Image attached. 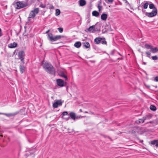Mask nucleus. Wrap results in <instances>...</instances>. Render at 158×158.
<instances>
[{"instance_id": "nucleus-1", "label": "nucleus", "mask_w": 158, "mask_h": 158, "mask_svg": "<svg viewBox=\"0 0 158 158\" xmlns=\"http://www.w3.org/2000/svg\"><path fill=\"white\" fill-rule=\"evenodd\" d=\"M44 69L48 73L51 74L55 75V69L50 64L45 62L43 65Z\"/></svg>"}, {"instance_id": "nucleus-2", "label": "nucleus", "mask_w": 158, "mask_h": 158, "mask_svg": "<svg viewBox=\"0 0 158 158\" xmlns=\"http://www.w3.org/2000/svg\"><path fill=\"white\" fill-rule=\"evenodd\" d=\"M149 7L150 9H153L151 12H146L145 15L149 17H152L156 16L157 15V11L156 8L155 7L154 4H149Z\"/></svg>"}, {"instance_id": "nucleus-3", "label": "nucleus", "mask_w": 158, "mask_h": 158, "mask_svg": "<svg viewBox=\"0 0 158 158\" xmlns=\"http://www.w3.org/2000/svg\"><path fill=\"white\" fill-rule=\"evenodd\" d=\"M50 31V30H48L45 33L48 34L47 38L50 41H55L60 39L62 37L61 35H56L54 36H53V35L52 33H48Z\"/></svg>"}, {"instance_id": "nucleus-4", "label": "nucleus", "mask_w": 158, "mask_h": 158, "mask_svg": "<svg viewBox=\"0 0 158 158\" xmlns=\"http://www.w3.org/2000/svg\"><path fill=\"white\" fill-rule=\"evenodd\" d=\"M39 10L38 8H35L33 10L31 11L30 13L29 17H28V20L29 21L31 20V18H34L36 15L38 13Z\"/></svg>"}, {"instance_id": "nucleus-5", "label": "nucleus", "mask_w": 158, "mask_h": 158, "mask_svg": "<svg viewBox=\"0 0 158 158\" xmlns=\"http://www.w3.org/2000/svg\"><path fill=\"white\" fill-rule=\"evenodd\" d=\"M145 47L148 49H150V51L152 53H155L158 52V48H153V47L147 44L145 45Z\"/></svg>"}, {"instance_id": "nucleus-6", "label": "nucleus", "mask_w": 158, "mask_h": 158, "mask_svg": "<svg viewBox=\"0 0 158 158\" xmlns=\"http://www.w3.org/2000/svg\"><path fill=\"white\" fill-rule=\"evenodd\" d=\"M152 116L150 115H147L143 117L142 118L139 119L138 120L135 121V123L137 124H139L141 123H143L144 122L145 120L149 119L151 118Z\"/></svg>"}, {"instance_id": "nucleus-7", "label": "nucleus", "mask_w": 158, "mask_h": 158, "mask_svg": "<svg viewBox=\"0 0 158 158\" xmlns=\"http://www.w3.org/2000/svg\"><path fill=\"white\" fill-rule=\"evenodd\" d=\"M25 54L24 51H21L19 52L18 54L19 57L21 61L23 63H24V58H23Z\"/></svg>"}, {"instance_id": "nucleus-8", "label": "nucleus", "mask_w": 158, "mask_h": 158, "mask_svg": "<svg viewBox=\"0 0 158 158\" xmlns=\"http://www.w3.org/2000/svg\"><path fill=\"white\" fill-rule=\"evenodd\" d=\"M85 31L86 32H89L94 33L96 31L95 29V26L93 25L90 27L89 28L86 29L85 30Z\"/></svg>"}, {"instance_id": "nucleus-9", "label": "nucleus", "mask_w": 158, "mask_h": 158, "mask_svg": "<svg viewBox=\"0 0 158 158\" xmlns=\"http://www.w3.org/2000/svg\"><path fill=\"white\" fill-rule=\"evenodd\" d=\"M16 8L18 9H20L26 6V5L22 2H17L16 3Z\"/></svg>"}, {"instance_id": "nucleus-10", "label": "nucleus", "mask_w": 158, "mask_h": 158, "mask_svg": "<svg viewBox=\"0 0 158 158\" xmlns=\"http://www.w3.org/2000/svg\"><path fill=\"white\" fill-rule=\"evenodd\" d=\"M57 85L61 87H63L64 85V81L61 79H57L56 80Z\"/></svg>"}, {"instance_id": "nucleus-11", "label": "nucleus", "mask_w": 158, "mask_h": 158, "mask_svg": "<svg viewBox=\"0 0 158 158\" xmlns=\"http://www.w3.org/2000/svg\"><path fill=\"white\" fill-rule=\"evenodd\" d=\"M58 73L60 76L62 77L63 78H64L65 79V81L67 80V76L65 75L64 72L63 71H58Z\"/></svg>"}, {"instance_id": "nucleus-12", "label": "nucleus", "mask_w": 158, "mask_h": 158, "mask_svg": "<svg viewBox=\"0 0 158 158\" xmlns=\"http://www.w3.org/2000/svg\"><path fill=\"white\" fill-rule=\"evenodd\" d=\"M62 104V102L61 100H57L53 104V107L54 108H57L58 105H61Z\"/></svg>"}, {"instance_id": "nucleus-13", "label": "nucleus", "mask_w": 158, "mask_h": 158, "mask_svg": "<svg viewBox=\"0 0 158 158\" xmlns=\"http://www.w3.org/2000/svg\"><path fill=\"white\" fill-rule=\"evenodd\" d=\"M69 116L71 119L74 120L78 118V116H76L75 113L73 112H70Z\"/></svg>"}, {"instance_id": "nucleus-14", "label": "nucleus", "mask_w": 158, "mask_h": 158, "mask_svg": "<svg viewBox=\"0 0 158 158\" xmlns=\"http://www.w3.org/2000/svg\"><path fill=\"white\" fill-rule=\"evenodd\" d=\"M79 3L80 6H82L86 4V2L85 0H79Z\"/></svg>"}, {"instance_id": "nucleus-15", "label": "nucleus", "mask_w": 158, "mask_h": 158, "mask_svg": "<svg viewBox=\"0 0 158 158\" xmlns=\"http://www.w3.org/2000/svg\"><path fill=\"white\" fill-rule=\"evenodd\" d=\"M17 44L15 42H13L8 44V47L10 48H14L16 47Z\"/></svg>"}, {"instance_id": "nucleus-16", "label": "nucleus", "mask_w": 158, "mask_h": 158, "mask_svg": "<svg viewBox=\"0 0 158 158\" xmlns=\"http://www.w3.org/2000/svg\"><path fill=\"white\" fill-rule=\"evenodd\" d=\"M18 112H15L12 113H5V115L7 117L14 116L18 114Z\"/></svg>"}, {"instance_id": "nucleus-17", "label": "nucleus", "mask_w": 158, "mask_h": 158, "mask_svg": "<svg viewBox=\"0 0 158 158\" xmlns=\"http://www.w3.org/2000/svg\"><path fill=\"white\" fill-rule=\"evenodd\" d=\"M107 17V15L106 14H102L101 16V19L104 20L105 21L106 20V19Z\"/></svg>"}, {"instance_id": "nucleus-18", "label": "nucleus", "mask_w": 158, "mask_h": 158, "mask_svg": "<svg viewBox=\"0 0 158 158\" xmlns=\"http://www.w3.org/2000/svg\"><path fill=\"white\" fill-rule=\"evenodd\" d=\"M102 40V39L101 38H97L94 39L95 42L97 44H99Z\"/></svg>"}, {"instance_id": "nucleus-19", "label": "nucleus", "mask_w": 158, "mask_h": 158, "mask_svg": "<svg viewBox=\"0 0 158 158\" xmlns=\"http://www.w3.org/2000/svg\"><path fill=\"white\" fill-rule=\"evenodd\" d=\"M151 143L152 145H155L156 147H158V140H154L151 142Z\"/></svg>"}, {"instance_id": "nucleus-20", "label": "nucleus", "mask_w": 158, "mask_h": 158, "mask_svg": "<svg viewBox=\"0 0 158 158\" xmlns=\"http://www.w3.org/2000/svg\"><path fill=\"white\" fill-rule=\"evenodd\" d=\"M81 43L80 42H76L74 44V46L77 48H79L81 46Z\"/></svg>"}, {"instance_id": "nucleus-21", "label": "nucleus", "mask_w": 158, "mask_h": 158, "mask_svg": "<svg viewBox=\"0 0 158 158\" xmlns=\"http://www.w3.org/2000/svg\"><path fill=\"white\" fill-rule=\"evenodd\" d=\"M92 14L93 16L95 17H98L99 15V13L96 11H93Z\"/></svg>"}, {"instance_id": "nucleus-22", "label": "nucleus", "mask_w": 158, "mask_h": 158, "mask_svg": "<svg viewBox=\"0 0 158 158\" xmlns=\"http://www.w3.org/2000/svg\"><path fill=\"white\" fill-rule=\"evenodd\" d=\"M84 46L86 48H88L90 47V44L87 42H85L83 43Z\"/></svg>"}, {"instance_id": "nucleus-23", "label": "nucleus", "mask_w": 158, "mask_h": 158, "mask_svg": "<svg viewBox=\"0 0 158 158\" xmlns=\"http://www.w3.org/2000/svg\"><path fill=\"white\" fill-rule=\"evenodd\" d=\"M25 68L23 66L20 65V71L22 73L25 71Z\"/></svg>"}, {"instance_id": "nucleus-24", "label": "nucleus", "mask_w": 158, "mask_h": 158, "mask_svg": "<svg viewBox=\"0 0 158 158\" xmlns=\"http://www.w3.org/2000/svg\"><path fill=\"white\" fill-rule=\"evenodd\" d=\"M151 52L150 51V52L148 51V52H146L145 53L146 54L147 56L149 58H151Z\"/></svg>"}, {"instance_id": "nucleus-25", "label": "nucleus", "mask_w": 158, "mask_h": 158, "mask_svg": "<svg viewBox=\"0 0 158 158\" xmlns=\"http://www.w3.org/2000/svg\"><path fill=\"white\" fill-rule=\"evenodd\" d=\"M150 109L151 110L153 111H155L156 109V106H154L152 105L150 106Z\"/></svg>"}, {"instance_id": "nucleus-26", "label": "nucleus", "mask_w": 158, "mask_h": 158, "mask_svg": "<svg viewBox=\"0 0 158 158\" xmlns=\"http://www.w3.org/2000/svg\"><path fill=\"white\" fill-rule=\"evenodd\" d=\"M149 3L148 2H146L143 5V7L144 9H146L148 8Z\"/></svg>"}, {"instance_id": "nucleus-27", "label": "nucleus", "mask_w": 158, "mask_h": 158, "mask_svg": "<svg viewBox=\"0 0 158 158\" xmlns=\"http://www.w3.org/2000/svg\"><path fill=\"white\" fill-rule=\"evenodd\" d=\"M60 10L56 9V16H58L60 15Z\"/></svg>"}, {"instance_id": "nucleus-28", "label": "nucleus", "mask_w": 158, "mask_h": 158, "mask_svg": "<svg viewBox=\"0 0 158 158\" xmlns=\"http://www.w3.org/2000/svg\"><path fill=\"white\" fill-rule=\"evenodd\" d=\"M152 59L153 60H157L158 59V57L157 56H155L152 57Z\"/></svg>"}, {"instance_id": "nucleus-29", "label": "nucleus", "mask_w": 158, "mask_h": 158, "mask_svg": "<svg viewBox=\"0 0 158 158\" xmlns=\"http://www.w3.org/2000/svg\"><path fill=\"white\" fill-rule=\"evenodd\" d=\"M113 1L114 0H106V1L107 3H112L113 2Z\"/></svg>"}, {"instance_id": "nucleus-30", "label": "nucleus", "mask_w": 158, "mask_h": 158, "mask_svg": "<svg viewBox=\"0 0 158 158\" xmlns=\"http://www.w3.org/2000/svg\"><path fill=\"white\" fill-rule=\"evenodd\" d=\"M58 31L60 32L61 33L63 31V29L61 27H59L58 28Z\"/></svg>"}, {"instance_id": "nucleus-31", "label": "nucleus", "mask_w": 158, "mask_h": 158, "mask_svg": "<svg viewBox=\"0 0 158 158\" xmlns=\"http://www.w3.org/2000/svg\"><path fill=\"white\" fill-rule=\"evenodd\" d=\"M62 114L63 116L64 115H68V112L67 111L64 112L63 113H62Z\"/></svg>"}, {"instance_id": "nucleus-32", "label": "nucleus", "mask_w": 158, "mask_h": 158, "mask_svg": "<svg viewBox=\"0 0 158 158\" xmlns=\"http://www.w3.org/2000/svg\"><path fill=\"white\" fill-rule=\"evenodd\" d=\"M101 42L102 44H106V42L105 40H102Z\"/></svg>"}, {"instance_id": "nucleus-33", "label": "nucleus", "mask_w": 158, "mask_h": 158, "mask_svg": "<svg viewBox=\"0 0 158 158\" xmlns=\"http://www.w3.org/2000/svg\"><path fill=\"white\" fill-rule=\"evenodd\" d=\"M129 132L131 134H134L135 133V131L134 130H132L131 131H129Z\"/></svg>"}, {"instance_id": "nucleus-34", "label": "nucleus", "mask_w": 158, "mask_h": 158, "mask_svg": "<svg viewBox=\"0 0 158 158\" xmlns=\"http://www.w3.org/2000/svg\"><path fill=\"white\" fill-rule=\"evenodd\" d=\"M154 80L156 81H158V77H156L154 79Z\"/></svg>"}, {"instance_id": "nucleus-35", "label": "nucleus", "mask_w": 158, "mask_h": 158, "mask_svg": "<svg viewBox=\"0 0 158 158\" xmlns=\"http://www.w3.org/2000/svg\"><path fill=\"white\" fill-rule=\"evenodd\" d=\"M2 35V33L1 28H0V37Z\"/></svg>"}, {"instance_id": "nucleus-36", "label": "nucleus", "mask_w": 158, "mask_h": 158, "mask_svg": "<svg viewBox=\"0 0 158 158\" xmlns=\"http://www.w3.org/2000/svg\"><path fill=\"white\" fill-rule=\"evenodd\" d=\"M69 117H68V118H63L64 119H65L66 120H69Z\"/></svg>"}, {"instance_id": "nucleus-37", "label": "nucleus", "mask_w": 158, "mask_h": 158, "mask_svg": "<svg viewBox=\"0 0 158 158\" xmlns=\"http://www.w3.org/2000/svg\"><path fill=\"white\" fill-rule=\"evenodd\" d=\"M98 7L99 10V11H100L101 10V7L98 5Z\"/></svg>"}, {"instance_id": "nucleus-38", "label": "nucleus", "mask_w": 158, "mask_h": 158, "mask_svg": "<svg viewBox=\"0 0 158 158\" xmlns=\"http://www.w3.org/2000/svg\"><path fill=\"white\" fill-rule=\"evenodd\" d=\"M123 2H125V3H128L127 2V1L126 0H122Z\"/></svg>"}, {"instance_id": "nucleus-39", "label": "nucleus", "mask_w": 158, "mask_h": 158, "mask_svg": "<svg viewBox=\"0 0 158 158\" xmlns=\"http://www.w3.org/2000/svg\"><path fill=\"white\" fill-rule=\"evenodd\" d=\"M1 119L2 120H5L6 119H4L3 118V117H1Z\"/></svg>"}, {"instance_id": "nucleus-40", "label": "nucleus", "mask_w": 158, "mask_h": 158, "mask_svg": "<svg viewBox=\"0 0 158 158\" xmlns=\"http://www.w3.org/2000/svg\"><path fill=\"white\" fill-rule=\"evenodd\" d=\"M0 114H4V115H5V113H0Z\"/></svg>"}, {"instance_id": "nucleus-41", "label": "nucleus", "mask_w": 158, "mask_h": 158, "mask_svg": "<svg viewBox=\"0 0 158 158\" xmlns=\"http://www.w3.org/2000/svg\"><path fill=\"white\" fill-rule=\"evenodd\" d=\"M80 111L81 112H82V110L81 109H80Z\"/></svg>"}, {"instance_id": "nucleus-42", "label": "nucleus", "mask_w": 158, "mask_h": 158, "mask_svg": "<svg viewBox=\"0 0 158 158\" xmlns=\"http://www.w3.org/2000/svg\"><path fill=\"white\" fill-rule=\"evenodd\" d=\"M143 64H145H145H146V63H145V62H143Z\"/></svg>"}, {"instance_id": "nucleus-43", "label": "nucleus", "mask_w": 158, "mask_h": 158, "mask_svg": "<svg viewBox=\"0 0 158 158\" xmlns=\"http://www.w3.org/2000/svg\"><path fill=\"white\" fill-rule=\"evenodd\" d=\"M85 113H88V112H87V111H85Z\"/></svg>"}, {"instance_id": "nucleus-44", "label": "nucleus", "mask_w": 158, "mask_h": 158, "mask_svg": "<svg viewBox=\"0 0 158 158\" xmlns=\"http://www.w3.org/2000/svg\"><path fill=\"white\" fill-rule=\"evenodd\" d=\"M91 113L92 114H94V113L93 112H91Z\"/></svg>"}, {"instance_id": "nucleus-45", "label": "nucleus", "mask_w": 158, "mask_h": 158, "mask_svg": "<svg viewBox=\"0 0 158 158\" xmlns=\"http://www.w3.org/2000/svg\"><path fill=\"white\" fill-rule=\"evenodd\" d=\"M152 122L150 121V122L149 123H152Z\"/></svg>"}, {"instance_id": "nucleus-46", "label": "nucleus", "mask_w": 158, "mask_h": 158, "mask_svg": "<svg viewBox=\"0 0 158 158\" xmlns=\"http://www.w3.org/2000/svg\"><path fill=\"white\" fill-rule=\"evenodd\" d=\"M91 62H94V61H91Z\"/></svg>"}, {"instance_id": "nucleus-47", "label": "nucleus", "mask_w": 158, "mask_h": 158, "mask_svg": "<svg viewBox=\"0 0 158 158\" xmlns=\"http://www.w3.org/2000/svg\"><path fill=\"white\" fill-rule=\"evenodd\" d=\"M41 7H43V8H44V6H41Z\"/></svg>"}, {"instance_id": "nucleus-48", "label": "nucleus", "mask_w": 158, "mask_h": 158, "mask_svg": "<svg viewBox=\"0 0 158 158\" xmlns=\"http://www.w3.org/2000/svg\"><path fill=\"white\" fill-rule=\"evenodd\" d=\"M108 138L109 139H110V138L109 137H108Z\"/></svg>"}]
</instances>
